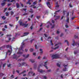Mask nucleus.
Segmentation results:
<instances>
[{"instance_id":"obj_62","label":"nucleus","mask_w":79,"mask_h":79,"mask_svg":"<svg viewBox=\"0 0 79 79\" xmlns=\"http://www.w3.org/2000/svg\"><path fill=\"white\" fill-rule=\"evenodd\" d=\"M6 29H5L4 28H3L2 29V30L3 31H5Z\"/></svg>"},{"instance_id":"obj_6","label":"nucleus","mask_w":79,"mask_h":79,"mask_svg":"<svg viewBox=\"0 0 79 79\" xmlns=\"http://www.w3.org/2000/svg\"><path fill=\"white\" fill-rule=\"evenodd\" d=\"M47 61H46L44 63V65L43 64H40V66H44L45 68L46 69H48V68L47 67V66L46 65H47Z\"/></svg>"},{"instance_id":"obj_40","label":"nucleus","mask_w":79,"mask_h":79,"mask_svg":"<svg viewBox=\"0 0 79 79\" xmlns=\"http://www.w3.org/2000/svg\"><path fill=\"white\" fill-rule=\"evenodd\" d=\"M40 18V16H36V18H37V19H39V18Z\"/></svg>"},{"instance_id":"obj_18","label":"nucleus","mask_w":79,"mask_h":79,"mask_svg":"<svg viewBox=\"0 0 79 79\" xmlns=\"http://www.w3.org/2000/svg\"><path fill=\"white\" fill-rule=\"evenodd\" d=\"M16 5L17 8H19V4L18 3H17L16 4Z\"/></svg>"},{"instance_id":"obj_2","label":"nucleus","mask_w":79,"mask_h":79,"mask_svg":"<svg viewBox=\"0 0 79 79\" xmlns=\"http://www.w3.org/2000/svg\"><path fill=\"white\" fill-rule=\"evenodd\" d=\"M60 45H61V43H59L55 45V47H56L55 48H52V49L53 50H56V49H58L60 47Z\"/></svg>"},{"instance_id":"obj_52","label":"nucleus","mask_w":79,"mask_h":79,"mask_svg":"<svg viewBox=\"0 0 79 79\" xmlns=\"http://www.w3.org/2000/svg\"><path fill=\"white\" fill-rule=\"evenodd\" d=\"M11 78H12V79H13V78H14V76H13V75H12L11 76Z\"/></svg>"},{"instance_id":"obj_56","label":"nucleus","mask_w":79,"mask_h":79,"mask_svg":"<svg viewBox=\"0 0 79 79\" xmlns=\"http://www.w3.org/2000/svg\"><path fill=\"white\" fill-rule=\"evenodd\" d=\"M47 23H49V24H50V25H51V26H52V23H50V22L48 21L47 22Z\"/></svg>"},{"instance_id":"obj_61","label":"nucleus","mask_w":79,"mask_h":79,"mask_svg":"<svg viewBox=\"0 0 79 79\" xmlns=\"http://www.w3.org/2000/svg\"><path fill=\"white\" fill-rule=\"evenodd\" d=\"M5 41L6 42H7V43L9 42H10V41L7 40H5Z\"/></svg>"},{"instance_id":"obj_22","label":"nucleus","mask_w":79,"mask_h":79,"mask_svg":"<svg viewBox=\"0 0 79 79\" xmlns=\"http://www.w3.org/2000/svg\"><path fill=\"white\" fill-rule=\"evenodd\" d=\"M34 6V4H33V5H31L30 6L34 8H37L36 6Z\"/></svg>"},{"instance_id":"obj_4","label":"nucleus","mask_w":79,"mask_h":79,"mask_svg":"<svg viewBox=\"0 0 79 79\" xmlns=\"http://www.w3.org/2000/svg\"><path fill=\"white\" fill-rule=\"evenodd\" d=\"M60 55L59 54H56L55 55H53L52 56V59H55L56 58H60Z\"/></svg>"},{"instance_id":"obj_27","label":"nucleus","mask_w":79,"mask_h":79,"mask_svg":"<svg viewBox=\"0 0 79 79\" xmlns=\"http://www.w3.org/2000/svg\"><path fill=\"white\" fill-rule=\"evenodd\" d=\"M23 52L20 51H19V52H17V54H23Z\"/></svg>"},{"instance_id":"obj_43","label":"nucleus","mask_w":79,"mask_h":79,"mask_svg":"<svg viewBox=\"0 0 79 79\" xmlns=\"http://www.w3.org/2000/svg\"><path fill=\"white\" fill-rule=\"evenodd\" d=\"M7 66L8 68L11 66V64H7Z\"/></svg>"},{"instance_id":"obj_7","label":"nucleus","mask_w":79,"mask_h":79,"mask_svg":"<svg viewBox=\"0 0 79 79\" xmlns=\"http://www.w3.org/2000/svg\"><path fill=\"white\" fill-rule=\"evenodd\" d=\"M24 45V42H23L22 44V45L21 46V47L19 48L20 50H22V52H23L24 51L23 50V46Z\"/></svg>"},{"instance_id":"obj_58","label":"nucleus","mask_w":79,"mask_h":79,"mask_svg":"<svg viewBox=\"0 0 79 79\" xmlns=\"http://www.w3.org/2000/svg\"><path fill=\"white\" fill-rule=\"evenodd\" d=\"M6 16H9V14H8V13H6Z\"/></svg>"},{"instance_id":"obj_21","label":"nucleus","mask_w":79,"mask_h":79,"mask_svg":"<svg viewBox=\"0 0 79 79\" xmlns=\"http://www.w3.org/2000/svg\"><path fill=\"white\" fill-rule=\"evenodd\" d=\"M37 67V64H34V69H36V68Z\"/></svg>"},{"instance_id":"obj_30","label":"nucleus","mask_w":79,"mask_h":79,"mask_svg":"<svg viewBox=\"0 0 79 79\" xmlns=\"http://www.w3.org/2000/svg\"><path fill=\"white\" fill-rule=\"evenodd\" d=\"M5 75V74L3 73H1L0 74V76H4Z\"/></svg>"},{"instance_id":"obj_60","label":"nucleus","mask_w":79,"mask_h":79,"mask_svg":"<svg viewBox=\"0 0 79 79\" xmlns=\"http://www.w3.org/2000/svg\"><path fill=\"white\" fill-rule=\"evenodd\" d=\"M44 79H47V77H46L45 76H44Z\"/></svg>"},{"instance_id":"obj_37","label":"nucleus","mask_w":79,"mask_h":79,"mask_svg":"<svg viewBox=\"0 0 79 79\" xmlns=\"http://www.w3.org/2000/svg\"><path fill=\"white\" fill-rule=\"evenodd\" d=\"M17 0V1H19V0ZM16 2V1H15V0H11V1H10V2Z\"/></svg>"},{"instance_id":"obj_5","label":"nucleus","mask_w":79,"mask_h":79,"mask_svg":"<svg viewBox=\"0 0 79 79\" xmlns=\"http://www.w3.org/2000/svg\"><path fill=\"white\" fill-rule=\"evenodd\" d=\"M22 66H27V63L25 62H23L22 63V64L20 63H19V67H21Z\"/></svg>"},{"instance_id":"obj_32","label":"nucleus","mask_w":79,"mask_h":79,"mask_svg":"<svg viewBox=\"0 0 79 79\" xmlns=\"http://www.w3.org/2000/svg\"><path fill=\"white\" fill-rule=\"evenodd\" d=\"M76 18V16H73V17L72 18H71V19H72V20H74V18Z\"/></svg>"},{"instance_id":"obj_57","label":"nucleus","mask_w":79,"mask_h":79,"mask_svg":"<svg viewBox=\"0 0 79 79\" xmlns=\"http://www.w3.org/2000/svg\"><path fill=\"white\" fill-rule=\"evenodd\" d=\"M30 29L31 30H32V29H33V27H32V26H31L30 27Z\"/></svg>"},{"instance_id":"obj_17","label":"nucleus","mask_w":79,"mask_h":79,"mask_svg":"<svg viewBox=\"0 0 79 79\" xmlns=\"http://www.w3.org/2000/svg\"><path fill=\"white\" fill-rule=\"evenodd\" d=\"M30 73H31V74H33V72L32 71H31L28 73V76H30Z\"/></svg>"},{"instance_id":"obj_23","label":"nucleus","mask_w":79,"mask_h":79,"mask_svg":"<svg viewBox=\"0 0 79 79\" xmlns=\"http://www.w3.org/2000/svg\"><path fill=\"white\" fill-rule=\"evenodd\" d=\"M59 8V5H57L56 6L55 9L56 10H57Z\"/></svg>"},{"instance_id":"obj_1","label":"nucleus","mask_w":79,"mask_h":79,"mask_svg":"<svg viewBox=\"0 0 79 79\" xmlns=\"http://www.w3.org/2000/svg\"><path fill=\"white\" fill-rule=\"evenodd\" d=\"M5 47H6L7 48H10L11 50H12V47H11V46H10V45H4V46L1 47L0 48V50H2L4 48H5Z\"/></svg>"},{"instance_id":"obj_64","label":"nucleus","mask_w":79,"mask_h":79,"mask_svg":"<svg viewBox=\"0 0 79 79\" xmlns=\"http://www.w3.org/2000/svg\"><path fill=\"white\" fill-rule=\"evenodd\" d=\"M11 5V4H7V6H10V5Z\"/></svg>"},{"instance_id":"obj_44","label":"nucleus","mask_w":79,"mask_h":79,"mask_svg":"<svg viewBox=\"0 0 79 79\" xmlns=\"http://www.w3.org/2000/svg\"><path fill=\"white\" fill-rule=\"evenodd\" d=\"M14 12H13V11H11V15H14Z\"/></svg>"},{"instance_id":"obj_24","label":"nucleus","mask_w":79,"mask_h":79,"mask_svg":"<svg viewBox=\"0 0 79 79\" xmlns=\"http://www.w3.org/2000/svg\"><path fill=\"white\" fill-rule=\"evenodd\" d=\"M67 23H69V18H68L66 20Z\"/></svg>"},{"instance_id":"obj_53","label":"nucleus","mask_w":79,"mask_h":79,"mask_svg":"<svg viewBox=\"0 0 79 79\" xmlns=\"http://www.w3.org/2000/svg\"><path fill=\"white\" fill-rule=\"evenodd\" d=\"M65 27H66V28H68V27H69L68 25H65Z\"/></svg>"},{"instance_id":"obj_39","label":"nucleus","mask_w":79,"mask_h":79,"mask_svg":"<svg viewBox=\"0 0 79 79\" xmlns=\"http://www.w3.org/2000/svg\"><path fill=\"white\" fill-rule=\"evenodd\" d=\"M35 47L36 49H38L39 48L37 47V46L36 45H35Z\"/></svg>"},{"instance_id":"obj_15","label":"nucleus","mask_w":79,"mask_h":79,"mask_svg":"<svg viewBox=\"0 0 79 79\" xmlns=\"http://www.w3.org/2000/svg\"><path fill=\"white\" fill-rule=\"evenodd\" d=\"M6 4V2H3L1 3V5H2V6H3L5 5V4Z\"/></svg>"},{"instance_id":"obj_49","label":"nucleus","mask_w":79,"mask_h":79,"mask_svg":"<svg viewBox=\"0 0 79 79\" xmlns=\"http://www.w3.org/2000/svg\"><path fill=\"white\" fill-rule=\"evenodd\" d=\"M50 43L51 44V45H53V43H52V40H51L50 41Z\"/></svg>"},{"instance_id":"obj_47","label":"nucleus","mask_w":79,"mask_h":79,"mask_svg":"<svg viewBox=\"0 0 79 79\" xmlns=\"http://www.w3.org/2000/svg\"><path fill=\"white\" fill-rule=\"evenodd\" d=\"M33 3L34 5H36V4H37V1Z\"/></svg>"},{"instance_id":"obj_48","label":"nucleus","mask_w":79,"mask_h":79,"mask_svg":"<svg viewBox=\"0 0 79 79\" xmlns=\"http://www.w3.org/2000/svg\"><path fill=\"white\" fill-rule=\"evenodd\" d=\"M16 18L17 19L16 21H18L19 19V17H16Z\"/></svg>"},{"instance_id":"obj_8","label":"nucleus","mask_w":79,"mask_h":79,"mask_svg":"<svg viewBox=\"0 0 79 79\" xmlns=\"http://www.w3.org/2000/svg\"><path fill=\"white\" fill-rule=\"evenodd\" d=\"M63 66H64L65 68L64 69H63V71H67V69H66V66H68V65H65L64 64Z\"/></svg>"},{"instance_id":"obj_19","label":"nucleus","mask_w":79,"mask_h":79,"mask_svg":"<svg viewBox=\"0 0 79 79\" xmlns=\"http://www.w3.org/2000/svg\"><path fill=\"white\" fill-rule=\"evenodd\" d=\"M2 18L3 19V20H5V19H6V17H5V16H3L2 17Z\"/></svg>"},{"instance_id":"obj_12","label":"nucleus","mask_w":79,"mask_h":79,"mask_svg":"<svg viewBox=\"0 0 79 79\" xmlns=\"http://www.w3.org/2000/svg\"><path fill=\"white\" fill-rule=\"evenodd\" d=\"M29 56V54H28L26 56V54H24L23 55V56L24 57V58H28Z\"/></svg>"},{"instance_id":"obj_33","label":"nucleus","mask_w":79,"mask_h":79,"mask_svg":"<svg viewBox=\"0 0 79 79\" xmlns=\"http://www.w3.org/2000/svg\"><path fill=\"white\" fill-rule=\"evenodd\" d=\"M55 25L54 24L52 25V27H51V28H52V29H53V28H54V27H55Z\"/></svg>"},{"instance_id":"obj_25","label":"nucleus","mask_w":79,"mask_h":79,"mask_svg":"<svg viewBox=\"0 0 79 79\" xmlns=\"http://www.w3.org/2000/svg\"><path fill=\"white\" fill-rule=\"evenodd\" d=\"M65 42H67V45H68V46H69V42H68V40H65Z\"/></svg>"},{"instance_id":"obj_51","label":"nucleus","mask_w":79,"mask_h":79,"mask_svg":"<svg viewBox=\"0 0 79 79\" xmlns=\"http://www.w3.org/2000/svg\"><path fill=\"white\" fill-rule=\"evenodd\" d=\"M33 40H34V39H32V40H31L30 41L31 43H32V41H33Z\"/></svg>"},{"instance_id":"obj_42","label":"nucleus","mask_w":79,"mask_h":79,"mask_svg":"<svg viewBox=\"0 0 79 79\" xmlns=\"http://www.w3.org/2000/svg\"><path fill=\"white\" fill-rule=\"evenodd\" d=\"M28 15V13H25V14H23V15L24 16H26V15Z\"/></svg>"},{"instance_id":"obj_38","label":"nucleus","mask_w":79,"mask_h":79,"mask_svg":"<svg viewBox=\"0 0 79 79\" xmlns=\"http://www.w3.org/2000/svg\"><path fill=\"white\" fill-rule=\"evenodd\" d=\"M71 3L70 2L69 5V6L70 7V8H72V7H73V6L72 5H71Z\"/></svg>"},{"instance_id":"obj_59","label":"nucleus","mask_w":79,"mask_h":79,"mask_svg":"<svg viewBox=\"0 0 79 79\" xmlns=\"http://www.w3.org/2000/svg\"><path fill=\"white\" fill-rule=\"evenodd\" d=\"M5 28H7V26L6 25H5L4 26Z\"/></svg>"},{"instance_id":"obj_13","label":"nucleus","mask_w":79,"mask_h":79,"mask_svg":"<svg viewBox=\"0 0 79 79\" xmlns=\"http://www.w3.org/2000/svg\"><path fill=\"white\" fill-rule=\"evenodd\" d=\"M23 34H24V35L21 36V37H24V36H26V35H28V34H29V33L28 32H25L23 33Z\"/></svg>"},{"instance_id":"obj_36","label":"nucleus","mask_w":79,"mask_h":79,"mask_svg":"<svg viewBox=\"0 0 79 79\" xmlns=\"http://www.w3.org/2000/svg\"><path fill=\"white\" fill-rule=\"evenodd\" d=\"M60 11V10H59L57 11H56L54 13V14H55V15H56V13H57V12H59Z\"/></svg>"},{"instance_id":"obj_11","label":"nucleus","mask_w":79,"mask_h":79,"mask_svg":"<svg viewBox=\"0 0 79 79\" xmlns=\"http://www.w3.org/2000/svg\"><path fill=\"white\" fill-rule=\"evenodd\" d=\"M47 4L48 5V6L49 8H51V7H52V6L50 5V2H47Z\"/></svg>"},{"instance_id":"obj_45","label":"nucleus","mask_w":79,"mask_h":79,"mask_svg":"<svg viewBox=\"0 0 79 79\" xmlns=\"http://www.w3.org/2000/svg\"><path fill=\"white\" fill-rule=\"evenodd\" d=\"M74 54H76L77 53V51H74Z\"/></svg>"},{"instance_id":"obj_31","label":"nucleus","mask_w":79,"mask_h":79,"mask_svg":"<svg viewBox=\"0 0 79 79\" xmlns=\"http://www.w3.org/2000/svg\"><path fill=\"white\" fill-rule=\"evenodd\" d=\"M40 53H43V51H42V49H40Z\"/></svg>"},{"instance_id":"obj_46","label":"nucleus","mask_w":79,"mask_h":79,"mask_svg":"<svg viewBox=\"0 0 79 79\" xmlns=\"http://www.w3.org/2000/svg\"><path fill=\"white\" fill-rule=\"evenodd\" d=\"M57 66H58V67H60V64H59L58 63L57 64Z\"/></svg>"},{"instance_id":"obj_9","label":"nucleus","mask_w":79,"mask_h":79,"mask_svg":"<svg viewBox=\"0 0 79 79\" xmlns=\"http://www.w3.org/2000/svg\"><path fill=\"white\" fill-rule=\"evenodd\" d=\"M54 18H55L56 19H55V20H56V19H60V16H56V15H54Z\"/></svg>"},{"instance_id":"obj_28","label":"nucleus","mask_w":79,"mask_h":79,"mask_svg":"<svg viewBox=\"0 0 79 79\" xmlns=\"http://www.w3.org/2000/svg\"><path fill=\"white\" fill-rule=\"evenodd\" d=\"M30 52H32L34 51V49L33 48H31L30 49Z\"/></svg>"},{"instance_id":"obj_50","label":"nucleus","mask_w":79,"mask_h":79,"mask_svg":"<svg viewBox=\"0 0 79 79\" xmlns=\"http://www.w3.org/2000/svg\"><path fill=\"white\" fill-rule=\"evenodd\" d=\"M63 33H62L60 35V37H62V36H63Z\"/></svg>"},{"instance_id":"obj_41","label":"nucleus","mask_w":79,"mask_h":79,"mask_svg":"<svg viewBox=\"0 0 79 79\" xmlns=\"http://www.w3.org/2000/svg\"><path fill=\"white\" fill-rule=\"evenodd\" d=\"M11 34H9V35H6L7 37H11Z\"/></svg>"},{"instance_id":"obj_63","label":"nucleus","mask_w":79,"mask_h":79,"mask_svg":"<svg viewBox=\"0 0 79 79\" xmlns=\"http://www.w3.org/2000/svg\"><path fill=\"white\" fill-rule=\"evenodd\" d=\"M11 7H9L8 9V10H11Z\"/></svg>"},{"instance_id":"obj_54","label":"nucleus","mask_w":79,"mask_h":79,"mask_svg":"<svg viewBox=\"0 0 79 79\" xmlns=\"http://www.w3.org/2000/svg\"><path fill=\"white\" fill-rule=\"evenodd\" d=\"M65 12H66V11H65L64 10L63 12L64 15H65Z\"/></svg>"},{"instance_id":"obj_34","label":"nucleus","mask_w":79,"mask_h":79,"mask_svg":"<svg viewBox=\"0 0 79 79\" xmlns=\"http://www.w3.org/2000/svg\"><path fill=\"white\" fill-rule=\"evenodd\" d=\"M29 12L31 13H34V11L32 10H31L29 11Z\"/></svg>"},{"instance_id":"obj_16","label":"nucleus","mask_w":79,"mask_h":79,"mask_svg":"<svg viewBox=\"0 0 79 79\" xmlns=\"http://www.w3.org/2000/svg\"><path fill=\"white\" fill-rule=\"evenodd\" d=\"M31 1V0H29L28 2L26 3V4H29L30 5L31 4V3L30 2Z\"/></svg>"},{"instance_id":"obj_3","label":"nucleus","mask_w":79,"mask_h":79,"mask_svg":"<svg viewBox=\"0 0 79 79\" xmlns=\"http://www.w3.org/2000/svg\"><path fill=\"white\" fill-rule=\"evenodd\" d=\"M19 23L20 26H24L25 27H27V26H28V24H26V23H23V22L21 21V20H20L19 21Z\"/></svg>"},{"instance_id":"obj_20","label":"nucleus","mask_w":79,"mask_h":79,"mask_svg":"<svg viewBox=\"0 0 79 79\" xmlns=\"http://www.w3.org/2000/svg\"><path fill=\"white\" fill-rule=\"evenodd\" d=\"M30 61L31 62V63H34V62H35L34 60L33 59H30Z\"/></svg>"},{"instance_id":"obj_55","label":"nucleus","mask_w":79,"mask_h":79,"mask_svg":"<svg viewBox=\"0 0 79 79\" xmlns=\"http://www.w3.org/2000/svg\"><path fill=\"white\" fill-rule=\"evenodd\" d=\"M6 64H3V68H4V67L5 66V65H6Z\"/></svg>"},{"instance_id":"obj_29","label":"nucleus","mask_w":79,"mask_h":79,"mask_svg":"<svg viewBox=\"0 0 79 79\" xmlns=\"http://www.w3.org/2000/svg\"><path fill=\"white\" fill-rule=\"evenodd\" d=\"M10 0H4L2 2H10Z\"/></svg>"},{"instance_id":"obj_14","label":"nucleus","mask_w":79,"mask_h":79,"mask_svg":"<svg viewBox=\"0 0 79 79\" xmlns=\"http://www.w3.org/2000/svg\"><path fill=\"white\" fill-rule=\"evenodd\" d=\"M38 71L40 73H44V72H45V71L43 70H40L39 69L38 70Z\"/></svg>"},{"instance_id":"obj_35","label":"nucleus","mask_w":79,"mask_h":79,"mask_svg":"<svg viewBox=\"0 0 79 79\" xmlns=\"http://www.w3.org/2000/svg\"><path fill=\"white\" fill-rule=\"evenodd\" d=\"M74 37L75 39H77L78 38V36H76V35H75L74 36Z\"/></svg>"},{"instance_id":"obj_26","label":"nucleus","mask_w":79,"mask_h":79,"mask_svg":"<svg viewBox=\"0 0 79 79\" xmlns=\"http://www.w3.org/2000/svg\"><path fill=\"white\" fill-rule=\"evenodd\" d=\"M26 70H24L23 72L21 73H20L19 74H24V73H26Z\"/></svg>"},{"instance_id":"obj_10","label":"nucleus","mask_w":79,"mask_h":79,"mask_svg":"<svg viewBox=\"0 0 79 79\" xmlns=\"http://www.w3.org/2000/svg\"><path fill=\"white\" fill-rule=\"evenodd\" d=\"M20 57V56H18L17 55H15V56H14L13 57V59H16V60H17L18 58H19Z\"/></svg>"}]
</instances>
